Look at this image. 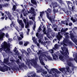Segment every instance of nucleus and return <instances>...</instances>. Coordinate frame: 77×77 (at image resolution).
I'll return each mask as SVG.
<instances>
[{"label":"nucleus","mask_w":77,"mask_h":77,"mask_svg":"<svg viewBox=\"0 0 77 77\" xmlns=\"http://www.w3.org/2000/svg\"><path fill=\"white\" fill-rule=\"evenodd\" d=\"M68 34L69 33L67 32L64 34V36L66 37V38L63 40V42H60V44H61V45H63V47H64V48L61 47V50L63 51V52H61V54H62V55H64L65 57L67 56V54H69L68 48H66V47L64 46H67V45L66 44H71L72 43L71 42L69 41V40L67 38L69 37L68 35ZM65 43H66V44Z\"/></svg>","instance_id":"f257e3e1"},{"label":"nucleus","mask_w":77,"mask_h":77,"mask_svg":"<svg viewBox=\"0 0 77 77\" xmlns=\"http://www.w3.org/2000/svg\"><path fill=\"white\" fill-rule=\"evenodd\" d=\"M39 56L40 62L42 65H45V63H44L42 60H45V61H47V59L49 60H52V58L50 56H48L47 54V52H42L41 50L39 51L37 53Z\"/></svg>","instance_id":"f03ea898"},{"label":"nucleus","mask_w":77,"mask_h":77,"mask_svg":"<svg viewBox=\"0 0 77 77\" xmlns=\"http://www.w3.org/2000/svg\"><path fill=\"white\" fill-rule=\"evenodd\" d=\"M11 46V45L10 44H8L5 41L2 43L1 45V47H0V52L1 53V51H5V53H8L10 51V47Z\"/></svg>","instance_id":"7ed1b4c3"},{"label":"nucleus","mask_w":77,"mask_h":77,"mask_svg":"<svg viewBox=\"0 0 77 77\" xmlns=\"http://www.w3.org/2000/svg\"><path fill=\"white\" fill-rule=\"evenodd\" d=\"M37 59V58H36L35 59V60H29L28 62H26V64L27 65H28V67L29 69L31 68V67H30L29 66L30 65H31L33 66L34 68H38V65L37 64L36 61Z\"/></svg>","instance_id":"20e7f679"},{"label":"nucleus","mask_w":77,"mask_h":77,"mask_svg":"<svg viewBox=\"0 0 77 77\" xmlns=\"http://www.w3.org/2000/svg\"><path fill=\"white\" fill-rule=\"evenodd\" d=\"M49 70L51 71V74H50L49 73V74L50 75H47L45 76V77H51L52 76H53L52 77H53L54 76H55V77H58V76L56 75V74H53V75H52V72H53V73H54V72H56L57 73V74L60 73V72H59V71L57 70V69L55 68H53L51 69V70L49 69Z\"/></svg>","instance_id":"39448f33"},{"label":"nucleus","mask_w":77,"mask_h":77,"mask_svg":"<svg viewBox=\"0 0 77 77\" xmlns=\"http://www.w3.org/2000/svg\"><path fill=\"white\" fill-rule=\"evenodd\" d=\"M52 55L54 60H56L58 59V56H59V59L60 60H63V57L60 55V53H59L58 51H57V52L55 53L54 54H52Z\"/></svg>","instance_id":"423d86ee"},{"label":"nucleus","mask_w":77,"mask_h":77,"mask_svg":"<svg viewBox=\"0 0 77 77\" xmlns=\"http://www.w3.org/2000/svg\"><path fill=\"white\" fill-rule=\"evenodd\" d=\"M0 63L2 66H4V67H5V68L3 67V68H2L0 66V71H1L5 72L6 71H7L8 69H9V70H11V68L8 67L6 65H4V63L3 62H2L1 60H0Z\"/></svg>","instance_id":"0eeeda50"},{"label":"nucleus","mask_w":77,"mask_h":77,"mask_svg":"<svg viewBox=\"0 0 77 77\" xmlns=\"http://www.w3.org/2000/svg\"><path fill=\"white\" fill-rule=\"evenodd\" d=\"M66 70H65V68H62L60 69L59 70L61 72H63V73H65V74H66L67 73H71L72 72L70 70L69 67L68 66H66Z\"/></svg>","instance_id":"6e6552de"},{"label":"nucleus","mask_w":77,"mask_h":77,"mask_svg":"<svg viewBox=\"0 0 77 77\" xmlns=\"http://www.w3.org/2000/svg\"><path fill=\"white\" fill-rule=\"evenodd\" d=\"M72 31H70V38L74 42H77V37L76 36H74L73 33H72Z\"/></svg>","instance_id":"1a4fd4ad"},{"label":"nucleus","mask_w":77,"mask_h":77,"mask_svg":"<svg viewBox=\"0 0 77 77\" xmlns=\"http://www.w3.org/2000/svg\"><path fill=\"white\" fill-rule=\"evenodd\" d=\"M36 36L38 37L39 38V40H38V42L39 43H40L41 44H44V45L45 47L47 48V45H48V42H47L46 43H44V42H43L42 41H41L42 39L41 38H39L38 37V32H37V33H36Z\"/></svg>","instance_id":"9d476101"},{"label":"nucleus","mask_w":77,"mask_h":77,"mask_svg":"<svg viewBox=\"0 0 77 77\" xmlns=\"http://www.w3.org/2000/svg\"><path fill=\"white\" fill-rule=\"evenodd\" d=\"M45 12H46V14H47V18H48V19L51 21V22L52 23V22L54 21V20L55 17V15L53 16L50 17V14H48V13H47V11H45Z\"/></svg>","instance_id":"9b49d317"},{"label":"nucleus","mask_w":77,"mask_h":77,"mask_svg":"<svg viewBox=\"0 0 77 77\" xmlns=\"http://www.w3.org/2000/svg\"><path fill=\"white\" fill-rule=\"evenodd\" d=\"M8 58L4 59V62L5 64H6L8 66H10L12 69H13L14 68V66H13V65H11V64L10 63L8 62Z\"/></svg>","instance_id":"f8f14e48"},{"label":"nucleus","mask_w":77,"mask_h":77,"mask_svg":"<svg viewBox=\"0 0 77 77\" xmlns=\"http://www.w3.org/2000/svg\"><path fill=\"white\" fill-rule=\"evenodd\" d=\"M17 22L22 29H23L24 28V24L23 22V20H19L18 19L17 20Z\"/></svg>","instance_id":"ddd939ff"},{"label":"nucleus","mask_w":77,"mask_h":77,"mask_svg":"<svg viewBox=\"0 0 77 77\" xmlns=\"http://www.w3.org/2000/svg\"><path fill=\"white\" fill-rule=\"evenodd\" d=\"M5 14H6L8 15V17L10 20H11L14 19L13 17H12V15L10 14L9 11H5Z\"/></svg>","instance_id":"4468645a"},{"label":"nucleus","mask_w":77,"mask_h":77,"mask_svg":"<svg viewBox=\"0 0 77 77\" xmlns=\"http://www.w3.org/2000/svg\"><path fill=\"white\" fill-rule=\"evenodd\" d=\"M21 13H23V15L24 16H26V15H27V14L26 13V11H25V9H23V10H22V12L21 13H20V18H22V19H23V15Z\"/></svg>","instance_id":"2eb2a0df"},{"label":"nucleus","mask_w":77,"mask_h":77,"mask_svg":"<svg viewBox=\"0 0 77 77\" xmlns=\"http://www.w3.org/2000/svg\"><path fill=\"white\" fill-rule=\"evenodd\" d=\"M14 51L15 53L17 55H18V58L20 59V60H22V57L20 56V53H18V50H17V48H15L14 50Z\"/></svg>","instance_id":"dca6fc26"},{"label":"nucleus","mask_w":77,"mask_h":77,"mask_svg":"<svg viewBox=\"0 0 77 77\" xmlns=\"http://www.w3.org/2000/svg\"><path fill=\"white\" fill-rule=\"evenodd\" d=\"M5 34L4 32H0V41L3 40V38H4V36Z\"/></svg>","instance_id":"f3484780"},{"label":"nucleus","mask_w":77,"mask_h":77,"mask_svg":"<svg viewBox=\"0 0 77 77\" xmlns=\"http://www.w3.org/2000/svg\"><path fill=\"white\" fill-rule=\"evenodd\" d=\"M20 34V36H21V37L18 36V35H17V39H18V41H20V40H21L22 39V38H23V33L22 32H20V33H19Z\"/></svg>","instance_id":"a211bd4d"},{"label":"nucleus","mask_w":77,"mask_h":77,"mask_svg":"<svg viewBox=\"0 0 77 77\" xmlns=\"http://www.w3.org/2000/svg\"><path fill=\"white\" fill-rule=\"evenodd\" d=\"M42 72L43 74L44 75H46L47 73V72L46 71H45L44 70H42V69H41L40 70H38V71H37V73H39L40 72Z\"/></svg>","instance_id":"6ab92c4d"},{"label":"nucleus","mask_w":77,"mask_h":77,"mask_svg":"<svg viewBox=\"0 0 77 77\" xmlns=\"http://www.w3.org/2000/svg\"><path fill=\"white\" fill-rule=\"evenodd\" d=\"M23 22H24V23H25V28H29V23L26 22V19H23Z\"/></svg>","instance_id":"aec40b11"},{"label":"nucleus","mask_w":77,"mask_h":77,"mask_svg":"<svg viewBox=\"0 0 77 77\" xmlns=\"http://www.w3.org/2000/svg\"><path fill=\"white\" fill-rule=\"evenodd\" d=\"M30 10H31L30 11H31V12H32V15L33 16H35V15H36V13H35V9H34V8L33 7H31L30 8Z\"/></svg>","instance_id":"412c9836"},{"label":"nucleus","mask_w":77,"mask_h":77,"mask_svg":"<svg viewBox=\"0 0 77 77\" xmlns=\"http://www.w3.org/2000/svg\"><path fill=\"white\" fill-rule=\"evenodd\" d=\"M32 40L33 41V42L35 43V44H36L37 46L38 47L39 46V44L36 41V39H35V37H32Z\"/></svg>","instance_id":"4be33fe9"},{"label":"nucleus","mask_w":77,"mask_h":77,"mask_svg":"<svg viewBox=\"0 0 77 77\" xmlns=\"http://www.w3.org/2000/svg\"><path fill=\"white\" fill-rule=\"evenodd\" d=\"M51 5H50V6L51 7H52V6H53V7H54V8L55 7H57V6H58V5H57V3L56 2H55L54 3L52 2Z\"/></svg>","instance_id":"5701e85b"},{"label":"nucleus","mask_w":77,"mask_h":77,"mask_svg":"<svg viewBox=\"0 0 77 77\" xmlns=\"http://www.w3.org/2000/svg\"><path fill=\"white\" fill-rule=\"evenodd\" d=\"M62 35H60V32H59L58 33V35H57V36H56V38H57L58 39V41H60V39L62 38Z\"/></svg>","instance_id":"b1692460"},{"label":"nucleus","mask_w":77,"mask_h":77,"mask_svg":"<svg viewBox=\"0 0 77 77\" xmlns=\"http://www.w3.org/2000/svg\"><path fill=\"white\" fill-rule=\"evenodd\" d=\"M59 46L57 45V44H56V45H54V47L53 48V49H54V50L56 51L58 49Z\"/></svg>","instance_id":"393cba45"},{"label":"nucleus","mask_w":77,"mask_h":77,"mask_svg":"<svg viewBox=\"0 0 77 77\" xmlns=\"http://www.w3.org/2000/svg\"><path fill=\"white\" fill-rule=\"evenodd\" d=\"M68 30V28H66L65 29H61V30H60L61 33L63 34L64 33L66 32V31Z\"/></svg>","instance_id":"a878e982"},{"label":"nucleus","mask_w":77,"mask_h":77,"mask_svg":"<svg viewBox=\"0 0 77 77\" xmlns=\"http://www.w3.org/2000/svg\"><path fill=\"white\" fill-rule=\"evenodd\" d=\"M17 7H16V5H14L13 7V8H12V10H13V11H16L18 12V10H17L15 11V10H16Z\"/></svg>","instance_id":"bb28decb"},{"label":"nucleus","mask_w":77,"mask_h":77,"mask_svg":"<svg viewBox=\"0 0 77 77\" xmlns=\"http://www.w3.org/2000/svg\"><path fill=\"white\" fill-rule=\"evenodd\" d=\"M44 67H45V68L47 69V71H48V73H49L51 74V70H49V69H47L48 68V66H45Z\"/></svg>","instance_id":"cd10ccee"},{"label":"nucleus","mask_w":77,"mask_h":77,"mask_svg":"<svg viewBox=\"0 0 77 77\" xmlns=\"http://www.w3.org/2000/svg\"><path fill=\"white\" fill-rule=\"evenodd\" d=\"M20 51H21V52H22V54H27V55H28V53H27L25 51V50H22L21 49H20Z\"/></svg>","instance_id":"c85d7f7f"},{"label":"nucleus","mask_w":77,"mask_h":77,"mask_svg":"<svg viewBox=\"0 0 77 77\" xmlns=\"http://www.w3.org/2000/svg\"><path fill=\"white\" fill-rule=\"evenodd\" d=\"M36 0H31V2L32 4H33L35 5H36L37 4V2H36L35 1Z\"/></svg>","instance_id":"c756f323"},{"label":"nucleus","mask_w":77,"mask_h":77,"mask_svg":"<svg viewBox=\"0 0 77 77\" xmlns=\"http://www.w3.org/2000/svg\"><path fill=\"white\" fill-rule=\"evenodd\" d=\"M67 2V3L68 4V7H69V8L70 9V8H69V5H71V6H72V3H71L70 2H69V1L67 2Z\"/></svg>","instance_id":"7c9ffc66"},{"label":"nucleus","mask_w":77,"mask_h":77,"mask_svg":"<svg viewBox=\"0 0 77 77\" xmlns=\"http://www.w3.org/2000/svg\"><path fill=\"white\" fill-rule=\"evenodd\" d=\"M67 63L68 66H72V63L70 62V61H67Z\"/></svg>","instance_id":"2f4dec72"},{"label":"nucleus","mask_w":77,"mask_h":77,"mask_svg":"<svg viewBox=\"0 0 77 77\" xmlns=\"http://www.w3.org/2000/svg\"><path fill=\"white\" fill-rule=\"evenodd\" d=\"M18 65L19 66V68H21L22 67H23L24 66V64L22 63V64H21V66L20 65V64L18 63Z\"/></svg>","instance_id":"473e14b6"},{"label":"nucleus","mask_w":77,"mask_h":77,"mask_svg":"<svg viewBox=\"0 0 77 77\" xmlns=\"http://www.w3.org/2000/svg\"><path fill=\"white\" fill-rule=\"evenodd\" d=\"M29 43V42L24 41V46H26Z\"/></svg>","instance_id":"72a5a7b5"},{"label":"nucleus","mask_w":77,"mask_h":77,"mask_svg":"<svg viewBox=\"0 0 77 77\" xmlns=\"http://www.w3.org/2000/svg\"><path fill=\"white\" fill-rule=\"evenodd\" d=\"M66 21H61V23H63L64 24H66V25L67 26L68 24L67 23H66Z\"/></svg>","instance_id":"f704fd0d"},{"label":"nucleus","mask_w":77,"mask_h":77,"mask_svg":"<svg viewBox=\"0 0 77 77\" xmlns=\"http://www.w3.org/2000/svg\"><path fill=\"white\" fill-rule=\"evenodd\" d=\"M29 19H32V20L34 22V23H35V17H29Z\"/></svg>","instance_id":"c9c22d12"},{"label":"nucleus","mask_w":77,"mask_h":77,"mask_svg":"<svg viewBox=\"0 0 77 77\" xmlns=\"http://www.w3.org/2000/svg\"><path fill=\"white\" fill-rule=\"evenodd\" d=\"M62 10H63V11L65 12V13H66V14H69V11H65V9L64 8L62 9Z\"/></svg>","instance_id":"e433bc0d"},{"label":"nucleus","mask_w":77,"mask_h":77,"mask_svg":"<svg viewBox=\"0 0 77 77\" xmlns=\"http://www.w3.org/2000/svg\"><path fill=\"white\" fill-rule=\"evenodd\" d=\"M12 24H13V26L14 27L15 26V24H14V23L13 21L12 22V23H11V25H10V26H11V27H12Z\"/></svg>","instance_id":"4c0bfd02"},{"label":"nucleus","mask_w":77,"mask_h":77,"mask_svg":"<svg viewBox=\"0 0 77 77\" xmlns=\"http://www.w3.org/2000/svg\"><path fill=\"white\" fill-rule=\"evenodd\" d=\"M5 37L7 38H9V35L8 33H5Z\"/></svg>","instance_id":"58836bf2"},{"label":"nucleus","mask_w":77,"mask_h":77,"mask_svg":"<svg viewBox=\"0 0 77 77\" xmlns=\"http://www.w3.org/2000/svg\"><path fill=\"white\" fill-rule=\"evenodd\" d=\"M44 14V12L42 11V12H40V16L41 17H42V14Z\"/></svg>","instance_id":"ea45409f"},{"label":"nucleus","mask_w":77,"mask_h":77,"mask_svg":"<svg viewBox=\"0 0 77 77\" xmlns=\"http://www.w3.org/2000/svg\"><path fill=\"white\" fill-rule=\"evenodd\" d=\"M49 52H50V53H51V54H53V53H54V51H53V50L52 49H51L49 50Z\"/></svg>","instance_id":"a19ab883"},{"label":"nucleus","mask_w":77,"mask_h":77,"mask_svg":"<svg viewBox=\"0 0 77 77\" xmlns=\"http://www.w3.org/2000/svg\"><path fill=\"white\" fill-rule=\"evenodd\" d=\"M71 20L72 21L73 23H74L75 22V20L74 19H73V17H72L71 18Z\"/></svg>","instance_id":"79ce46f5"},{"label":"nucleus","mask_w":77,"mask_h":77,"mask_svg":"<svg viewBox=\"0 0 77 77\" xmlns=\"http://www.w3.org/2000/svg\"><path fill=\"white\" fill-rule=\"evenodd\" d=\"M32 77H39V76H36V74L34 73V74H33L32 75H31Z\"/></svg>","instance_id":"37998d69"},{"label":"nucleus","mask_w":77,"mask_h":77,"mask_svg":"<svg viewBox=\"0 0 77 77\" xmlns=\"http://www.w3.org/2000/svg\"><path fill=\"white\" fill-rule=\"evenodd\" d=\"M73 2V4H74L75 3H77V0H71Z\"/></svg>","instance_id":"c03bdc74"},{"label":"nucleus","mask_w":77,"mask_h":77,"mask_svg":"<svg viewBox=\"0 0 77 77\" xmlns=\"http://www.w3.org/2000/svg\"><path fill=\"white\" fill-rule=\"evenodd\" d=\"M51 35H52V36L53 37H54L55 36V33L54 32H51Z\"/></svg>","instance_id":"a18cd8bd"},{"label":"nucleus","mask_w":77,"mask_h":77,"mask_svg":"<svg viewBox=\"0 0 77 77\" xmlns=\"http://www.w3.org/2000/svg\"><path fill=\"white\" fill-rule=\"evenodd\" d=\"M45 27L43 29V32L45 34H46V33L45 32Z\"/></svg>","instance_id":"49530a36"},{"label":"nucleus","mask_w":77,"mask_h":77,"mask_svg":"<svg viewBox=\"0 0 77 77\" xmlns=\"http://www.w3.org/2000/svg\"><path fill=\"white\" fill-rule=\"evenodd\" d=\"M27 51L29 53H30L31 52V51L30 49V48H29L27 49Z\"/></svg>","instance_id":"de8ad7c7"},{"label":"nucleus","mask_w":77,"mask_h":77,"mask_svg":"<svg viewBox=\"0 0 77 77\" xmlns=\"http://www.w3.org/2000/svg\"><path fill=\"white\" fill-rule=\"evenodd\" d=\"M12 1H13V2L14 3H15V4L17 6L18 5V3H16V2H14V0H12Z\"/></svg>","instance_id":"09e8293b"},{"label":"nucleus","mask_w":77,"mask_h":77,"mask_svg":"<svg viewBox=\"0 0 77 77\" xmlns=\"http://www.w3.org/2000/svg\"><path fill=\"white\" fill-rule=\"evenodd\" d=\"M13 14L14 16H15L16 15H18V13H17L16 12L14 13V12L12 13Z\"/></svg>","instance_id":"8fccbe9b"},{"label":"nucleus","mask_w":77,"mask_h":77,"mask_svg":"<svg viewBox=\"0 0 77 77\" xmlns=\"http://www.w3.org/2000/svg\"><path fill=\"white\" fill-rule=\"evenodd\" d=\"M47 11L49 12V13H51V10L49 8H48V9L47 10Z\"/></svg>","instance_id":"3c124183"},{"label":"nucleus","mask_w":77,"mask_h":77,"mask_svg":"<svg viewBox=\"0 0 77 77\" xmlns=\"http://www.w3.org/2000/svg\"><path fill=\"white\" fill-rule=\"evenodd\" d=\"M0 1H1V2H4L5 1H7V2H9V1H10V0H1H1H0Z\"/></svg>","instance_id":"603ef678"},{"label":"nucleus","mask_w":77,"mask_h":77,"mask_svg":"<svg viewBox=\"0 0 77 77\" xmlns=\"http://www.w3.org/2000/svg\"><path fill=\"white\" fill-rule=\"evenodd\" d=\"M29 29H27V32H26V34H27V35H29Z\"/></svg>","instance_id":"864d4df0"},{"label":"nucleus","mask_w":77,"mask_h":77,"mask_svg":"<svg viewBox=\"0 0 77 77\" xmlns=\"http://www.w3.org/2000/svg\"><path fill=\"white\" fill-rule=\"evenodd\" d=\"M15 28L17 30V31L19 32V30L18 29V28L17 26H16L15 27Z\"/></svg>","instance_id":"5fc2aeb1"},{"label":"nucleus","mask_w":77,"mask_h":77,"mask_svg":"<svg viewBox=\"0 0 77 77\" xmlns=\"http://www.w3.org/2000/svg\"><path fill=\"white\" fill-rule=\"evenodd\" d=\"M19 45H22L23 44V42H19Z\"/></svg>","instance_id":"6e6d98bb"},{"label":"nucleus","mask_w":77,"mask_h":77,"mask_svg":"<svg viewBox=\"0 0 77 77\" xmlns=\"http://www.w3.org/2000/svg\"><path fill=\"white\" fill-rule=\"evenodd\" d=\"M0 14H1L2 16H3L4 15V14L3 13H2V12H0Z\"/></svg>","instance_id":"4d7b16f0"},{"label":"nucleus","mask_w":77,"mask_h":77,"mask_svg":"<svg viewBox=\"0 0 77 77\" xmlns=\"http://www.w3.org/2000/svg\"><path fill=\"white\" fill-rule=\"evenodd\" d=\"M35 27H36L35 25V24H34V25L33 26V30H35Z\"/></svg>","instance_id":"13d9d810"},{"label":"nucleus","mask_w":77,"mask_h":77,"mask_svg":"<svg viewBox=\"0 0 77 77\" xmlns=\"http://www.w3.org/2000/svg\"><path fill=\"white\" fill-rule=\"evenodd\" d=\"M74 60H75V61H76V63H77V56H76V57L74 58Z\"/></svg>","instance_id":"bf43d9fd"},{"label":"nucleus","mask_w":77,"mask_h":77,"mask_svg":"<svg viewBox=\"0 0 77 77\" xmlns=\"http://www.w3.org/2000/svg\"><path fill=\"white\" fill-rule=\"evenodd\" d=\"M29 23L30 25L33 24V23L31 21H29Z\"/></svg>","instance_id":"052dcab7"},{"label":"nucleus","mask_w":77,"mask_h":77,"mask_svg":"<svg viewBox=\"0 0 77 77\" xmlns=\"http://www.w3.org/2000/svg\"><path fill=\"white\" fill-rule=\"evenodd\" d=\"M75 8V6H72V11H73Z\"/></svg>","instance_id":"680f3d73"},{"label":"nucleus","mask_w":77,"mask_h":77,"mask_svg":"<svg viewBox=\"0 0 77 77\" xmlns=\"http://www.w3.org/2000/svg\"><path fill=\"white\" fill-rule=\"evenodd\" d=\"M57 1H58L61 4L62 3V1L61 0H57Z\"/></svg>","instance_id":"e2e57ef3"},{"label":"nucleus","mask_w":77,"mask_h":77,"mask_svg":"<svg viewBox=\"0 0 77 77\" xmlns=\"http://www.w3.org/2000/svg\"><path fill=\"white\" fill-rule=\"evenodd\" d=\"M4 18H5V17H2L1 18H0L1 20H4Z\"/></svg>","instance_id":"0e129e2a"},{"label":"nucleus","mask_w":77,"mask_h":77,"mask_svg":"<svg viewBox=\"0 0 77 77\" xmlns=\"http://www.w3.org/2000/svg\"><path fill=\"white\" fill-rule=\"evenodd\" d=\"M8 40H9L10 42H11V41H12V39L11 38H9V39H8Z\"/></svg>","instance_id":"69168bd1"},{"label":"nucleus","mask_w":77,"mask_h":77,"mask_svg":"<svg viewBox=\"0 0 77 77\" xmlns=\"http://www.w3.org/2000/svg\"><path fill=\"white\" fill-rule=\"evenodd\" d=\"M72 23L71 22L69 23V26H72Z\"/></svg>","instance_id":"338daca9"},{"label":"nucleus","mask_w":77,"mask_h":77,"mask_svg":"<svg viewBox=\"0 0 77 77\" xmlns=\"http://www.w3.org/2000/svg\"><path fill=\"white\" fill-rule=\"evenodd\" d=\"M41 29V27L39 26V28H38V32H39L40 31Z\"/></svg>","instance_id":"774afa93"}]
</instances>
